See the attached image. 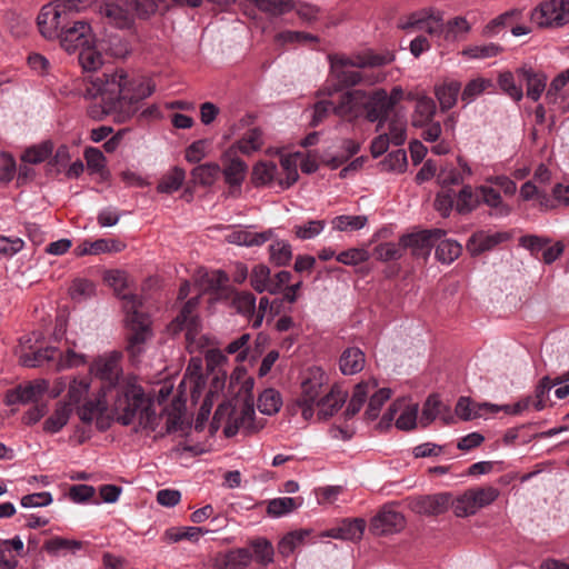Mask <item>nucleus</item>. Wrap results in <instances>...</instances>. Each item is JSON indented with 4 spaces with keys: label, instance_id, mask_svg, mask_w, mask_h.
Returning a JSON list of instances; mask_svg holds the SVG:
<instances>
[{
    "label": "nucleus",
    "instance_id": "1",
    "mask_svg": "<svg viewBox=\"0 0 569 569\" xmlns=\"http://www.w3.org/2000/svg\"><path fill=\"white\" fill-rule=\"evenodd\" d=\"M156 90L151 80L130 78L123 69L111 73L89 76L84 79L82 94L86 99H101V103L89 107L90 118L101 120L113 114L119 123L128 121L139 109V103Z\"/></svg>",
    "mask_w": 569,
    "mask_h": 569
},
{
    "label": "nucleus",
    "instance_id": "2",
    "mask_svg": "<svg viewBox=\"0 0 569 569\" xmlns=\"http://www.w3.org/2000/svg\"><path fill=\"white\" fill-rule=\"evenodd\" d=\"M116 420L122 426L131 425L139 418V425L144 429L154 430L157 413L152 402L146 398L140 385H126L120 389L119 397L111 405Z\"/></svg>",
    "mask_w": 569,
    "mask_h": 569
},
{
    "label": "nucleus",
    "instance_id": "3",
    "mask_svg": "<svg viewBox=\"0 0 569 569\" xmlns=\"http://www.w3.org/2000/svg\"><path fill=\"white\" fill-rule=\"evenodd\" d=\"M123 310L126 312V350L130 359L137 360L147 349V343L153 337L150 316L142 312V300L138 295L122 296Z\"/></svg>",
    "mask_w": 569,
    "mask_h": 569
},
{
    "label": "nucleus",
    "instance_id": "4",
    "mask_svg": "<svg viewBox=\"0 0 569 569\" xmlns=\"http://www.w3.org/2000/svg\"><path fill=\"white\" fill-rule=\"evenodd\" d=\"M330 77L335 79L342 89L351 88L365 81L361 71L353 68L378 67L387 63L385 57L371 54L369 57L357 56L349 58L342 54H330Z\"/></svg>",
    "mask_w": 569,
    "mask_h": 569
},
{
    "label": "nucleus",
    "instance_id": "5",
    "mask_svg": "<svg viewBox=\"0 0 569 569\" xmlns=\"http://www.w3.org/2000/svg\"><path fill=\"white\" fill-rule=\"evenodd\" d=\"M120 4L106 2L100 6V14L108 22L118 29H130L133 24V18L129 11H133L140 19H147L158 9L157 0H116Z\"/></svg>",
    "mask_w": 569,
    "mask_h": 569
},
{
    "label": "nucleus",
    "instance_id": "6",
    "mask_svg": "<svg viewBox=\"0 0 569 569\" xmlns=\"http://www.w3.org/2000/svg\"><path fill=\"white\" fill-rule=\"evenodd\" d=\"M90 371L101 382L99 390L109 393L113 400L119 397L120 389L126 385H138L134 379L123 377L120 356L116 352L97 358Z\"/></svg>",
    "mask_w": 569,
    "mask_h": 569
},
{
    "label": "nucleus",
    "instance_id": "7",
    "mask_svg": "<svg viewBox=\"0 0 569 569\" xmlns=\"http://www.w3.org/2000/svg\"><path fill=\"white\" fill-rule=\"evenodd\" d=\"M327 381L326 372L318 367L310 368L301 381V395L297 398L296 403L301 409L305 420H310L313 417V408L321 399L319 397Z\"/></svg>",
    "mask_w": 569,
    "mask_h": 569
},
{
    "label": "nucleus",
    "instance_id": "8",
    "mask_svg": "<svg viewBox=\"0 0 569 569\" xmlns=\"http://www.w3.org/2000/svg\"><path fill=\"white\" fill-rule=\"evenodd\" d=\"M437 112V106L432 98L421 96L417 99L415 110L411 114V124L415 128H421V138L428 142L437 141L442 132L439 121H433Z\"/></svg>",
    "mask_w": 569,
    "mask_h": 569
},
{
    "label": "nucleus",
    "instance_id": "9",
    "mask_svg": "<svg viewBox=\"0 0 569 569\" xmlns=\"http://www.w3.org/2000/svg\"><path fill=\"white\" fill-rule=\"evenodd\" d=\"M499 495L500 491L492 486L470 488L453 502L455 513L458 517L475 515L479 509L496 501Z\"/></svg>",
    "mask_w": 569,
    "mask_h": 569
},
{
    "label": "nucleus",
    "instance_id": "10",
    "mask_svg": "<svg viewBox=\"0 0 569 569\" xmlns=\"http://www.w3.org/2000/svg\"><path fill=\"white\" fill-rule=\"evenodd\" d=\"M109 393L98 390L93 398L86 399V401L77 407V415L79 419L90 425L96 421V427L99 431H104L110 427V419L107 416L109 408Z\"/></svg>",
    "mask_w": 569,
    "mask_h": 569
},
{
    "label": "nucleus",
    "instance_id": "11",
    "mask_svg": "<svg viewBox=\"0 0 569 569\" xmlns=\"http://www.w3.org/2000/svg\"><path fill=\"white\" fill-rule=\"evenodd\" d=\"M539 28H559L569 22V0H549L537 7L530 16Z\"/></svg>",
    "mask_w": 569,
    "mask_h": 569
},
{
    "label": "nucleus",
    "instance_id": "12",
    "mask_svg": "<svg viewBox=\"0 0 569 569\" xmlns=\"http://www.w3.org/2000/svg\"><path fill=\"white\" fill-rule=\"evenodd\" d=\"M69 23L70 16L56 2L44 4L37 17L39 31L48 40L57 39Z\"/></svg>",
    "mask_w": 569,
    "mask_h": 569
},
{
    "label": "nucleus",
    "instance_id": "13",
    "mask_svg": "<svg viewBox=\"0 0 569 569\" xmlns=\"http://www.w3.org/2000/svg\"><path fill=\"white\" fill-rule=\"evenodd\" d=\"M68 53L79 51L86 44L92 42L93 34L91 26L84 20H78L63 28L57 38Z\"/></svg>",
    "mask_w": 569,
    "mask_h": 569
},
{
    "label": "nucleus",
    "instance_id": "14",
    "mask_svg": "<svg viewBox=\"0 0 569 569\" xmlns=\"http://www.w3.org/2000/svg\"><path fill=\"white\" fill-rule=\"evenodd\" d=\"M403 30L413 28L423 30L431 37L443 40V19L440 11L432 9L415 12L409 16L408 20L400 24Z\"/></svg>",
    "mask_w": 569,
    "mask_h": 569
},
{
    "label": "nucleus",
    "instance_id": "15",
    "mask_svg": "<svg viewBox=\"0 0 569 569\" xmlns=\"http://www.w3.org/2000/svg\"><path fill=\"white\" fill-rule=\"evenodd\" d=\"M199 303V296L187 300L170 325L173 332L186 330V339L188 341L194 339L200 329V320L196 315Z\"/></svg>",
    "mask_w": 569,
    "mask_h": 569
},
{
    "label": "nucleus",
    "instance_id": "16",
    "mask_svg": "<svg viewBox=\"0 0 569 569\" xmlns=\"http://www.w3.org/2000/svg\"><path fill=\"white\" fill-rule=\"evenodd\" d=\"M362 109L369 122H378L377 131L383 127L389 113L393 110L387 101V91L385 89H376L370 94L366 93Z\"/></svg>",
    "mask_w": 569,
    "mask_h": 569
},
{
    "label": "nucleus",
    "instance_id": "17",
    "mask_svg": "<svg viewBox=\"0 0 569 569\" xmlns=\"http://www.w3.org/2000/svg\"><path fill=\"white\" fill-rule=\"evenodd\" d=\"M445 233L441 229H432L403 234L401 237V244L403 250L410 248L413 256L427 258L430 254L431 248Z\"/></svg>",
    "mask_w": 569,
    "mask_h": 569
},
{
    "label": "nucleus",
    "instance_id": "18",
    "mask_svg": "<svg viewBox=\"0 0 569 569\" xmlns=\"http://www.w3.org/2000/svg\"><path fill=\"white\" fill-rule=\"evenodd\" d=\"M406 519L403 515L391 508H383L371 520L370 531L375 536H387L403 529Z\"/></svg>",
    "mask_w": 569,
    "mask_h": 569
},
{
    "label": "nucleus",
    "instance_id": "19",
    "mask_svg": "<svg viewBox=\"0 0 569 569\" xmlns=\"http://www.w3.org/2000/svg\"><path fill=\"white\" fill-rule=\"evenodd\" d=\"M451 502V493L440 492L420 496L410 501L413 512L425 516H438L446 512Z\"/></svg>",
    "mask_w": 569,
    "mask_h": 569
},
{
    "label": "nucleus",
    "instance_id": "20",
    "mask_svg": "<svg viewBox=\"0 0 569 569\" xmlns=\"http://www.w3.org/2000/svg\"><path fill=\"white\" fill-rule=\"evenodd\" d=\"M254 417L256 412L253 406L246 402L242 406L240 413L233 418V421L226 423L223 428L224 436L227 438H231L238 433L240 428H242L247 435L257 432L262 428V426L256 425Z\"/></svg>",
    "mask_w": 569,
    "mask_h": 569
},
{
    "label": "nucleus",
    "instance_id": "21",
    "mask_svg": "<svg viewBox=\"0 0 569 569\" xmlns=\"http://www.w3.org/2000/svg\"><path fill=\"white\" fill-rule=\"evenodd\" d=\"M509 239L506 232L490 233L485 230L477 231L471 234L467 242V249L471 256H479L486 251L492 250L498 244Z\"/></svg>",
    "mask_w": 569,
    "mask_h": 569
},
{
    "label": "nucleus",
    "instance_id": "22",
    "mask_svg": "<svg viewBox=\"0 0 569 569\" xmlns=\"http://www.w3.org/2000/svg\"><path fill=\"white\" fill-rule=\"evenodd\" d=\"M517 79L521 87L526 86L527 97L538 101L546 88L547 77L542 72L522 67L517 69Z\"/></svg>",
    "mask_w": 569,
    "mask_h": 569
},
{
    "label": "nucleus",
    "instance_id": "23",
    "mask_svg": "<svg viewBox=\"0 0 569 569\" xmlns=\"http://www.w3.org/2000/svg\"><path fill=\"white\" fill-rule=\"evenodd\" d=\"M455 411L460 419L468 421L483 417L488 413H497L500 411V408L498 405L488 402L475 403L468 397H460L457 401Z\"/></svg>",
    "mask_w": 569,
    "mask_h": 569
},
{
    "label": "nucleus",
    "instance_id": "24",
    "mask_svg": "<svg viewBox=\"0 0 569 569\" xmlns=\"http://www.w3.org/2000/svg\"><path fill=\"white\" fill-rule=\"evenodd\" d=\"M347 398L348 392L345 391L341 387L335 385L330 391L317 402V407L319 408V419L327 420L328 418L332 417L342 408L347 401Z\"/></svg>",
    "mask_w": 569,
    "mask_h": 569
},
{
    "label": "nucleus",
    "instance_id": "25",
    "mask_svg": "<svg viewBox=\"0 0 569 569\" xmlns=\"http://www.w3.org/2000/svg\"><path fill=\"white\" fill-rule=\"evenodd\" d=\"M48 389V383L42 380L34 383H29L28 386L21 387L13 390H9L6 395V402L8 405H13L16 402H38V400L44 395Z\"/></svg>",
    "mask_w": 569,
    "mask_h": 569
},
{
    "label": "nucleus",
    "instance_id": "26",
    "mask_svg": "<svg viewBox=\"0 0 569 569\" xmlns=\"http://www.w3.org/2000/svg\"><path fill=\"white\" fill-rule=\"evenodd\" d=\"M366 91L350 90L340 96L339 102L333 106V113L338 117H357L362 109Z\"/></svg>",
    "mask_w": 569,
    "mask_h": 569
},
{
    "label": "nucleus",
    "instance_id": "27",
    "mask_svg": "<svg viewBox=\"0 0 569 569\" xmlns=\"http://www.w3.org/2000/svg\"><path fill=\"white\" fill-rule=\"evenodd\" d=\"M365 529L366 521L363 519H345L338 527L330 529L327 536L333 539L359 541Z\"/></svg>",
    "mask_w": 569,
    "mask_h": 569
},
{
    "label": "nucleus",
    "instance_id": "28",
    "mask_svg": "<svg viewBox=\"0 0 569 569\" xmlns=\"http://www.w3.org/2000/svg\"><path fill=\"white\" fill-rule=\"evenodd\" d=\"M222 161L224 163L222 174L226 183L231 188H240L248 170L247 163L238 156L226 157L224 153L222 154Z\"/></svg>",
    "mask_w": 569,
    "mask_h": 569
},
{
    "label": "nucleus",
    "instance_id": "29",
    "mask_svg": "<svg viewBox=\"0 0 569 569\" xmlns=\"http://www.w3.org/2000/svg\"><path fill=\"white\" fill-rule=\"evenodd\" d=\"M377 386L378 382L375 379L361 381L355 386L351 399L343 411L346 420L353 418L361 410L368 399L369 392L377 388Z\"/></svg>",
    "mask_w": 569,
    "mask_h": 569
},
{
    "label": "nucleus",
    "instance_id": "30",
    "mask_svg": "<svg viewBox=\"0 0 569 569\" xmlns=\"http://www.w3.org/2000/svg\"><path fill=\"white\" fill-rule=\"evenodd\" d=\"M262 146V133L259 129L249 130L240 140L231 144L226 151V157L238 156V153L251 154Z\"/></svg>",
    "mask_w": 569,
    "mask_h": 569
},
{
    "label": "nucleus",
    "instance_id": "31",
    "mask_svg": "<svg viewBox=\"0 0 569 569\" xmlns=\"http://www.w3.org/2000/svg\"><path fill=\"white\" fill-rule=\"evenodd\" d=\"M273 236L271 229L262 232H252L249 230H233L227 234L226 240L229 243L244 246V247H259L270 240Z\"/></svg>",
    "mask_w": 569,
    "mask_h": 569
},
{
    "label": "nucleus",
    "instance_id": "32",
    "mask_svg": "<svg viewBox=\"0 0 569 569\" xmlns=\"http://www.w3.org/2000/svg\"><path fill=\"white\" fill-rule=\"evenodd\" d=\"M366 356L363 351L357 347H349L342 351L339 359V368L342 375L352 376L360 372L365 368Z\"/></svg>",
    "mask_w": 569,
    "mask_h": 569
},
{
    "label": "nucleus",
    "instance_id": "33",
    "mask_svg": "<svg viewBox=\"0 0 569 569\" xmlns=\"http://www.w3.org/2000/svg\"><path fill=\"white\" fill-rule=\"evenodd\" d=\"M278 167L272 161H259L252 168L251 181L254 187L277 186Z\"/></svg>",
    "mask_w": 569,
    "mask_h": 569
},
{
    "label": "nucleus",
    "instance_id": "34",
    "mask_svg": "<svg viewBox=\"0 0 569 569\" xmlns=\"http://www.w3.org/2000/svg\"><path fill=\"white\" fill-rule=\"evenodd\" d=\"M460 91L461 83L457 80L443 82L435 87V96L439 101L442 112H446L456 106Z\"/></svg>",
    "mask_w": 569,
    "mask_h": 569
},
{
    "label": "nucleus",
    "instance_id": "35",
    "mask_svg": "<svg viewBox=\"0 0 569 569\" xmlns=\"http://www.w3.org/2000/svg\"><path fill=\"white\" fill-rule=\"evenodd\" d=\"M569 83V68L556 76L547 92L546 101L549 106L557 107L558 109H565V92L563 88Z\"/></svg>",
    "mask_w": 569,
    "mask_h": 569
},
{
    "label": "nucleus",
    "instance_id": "36",
    "mask_svg": "<svg viewBox=\"0 0 569 569\" xmlns=\"http://www.w3.org/2000/svg\"><path fill=\"white\" fill-rule=\"evenodd\" d=\"M72 407L67 402H58L54 412L46 419L43 430L49 433L59 432L68 422Z\"/></svg>",
    "mask_w": 569,
    "mask_h": 569
},
{
    "label": "nucleus",
    "instance_id": "37",
    "mask_svg": "<svg viewBox=\"0 0 569 569\" xmlns=\"http://www.w3.org/2000/svg\"><path fill=\"white\" fill-rule=\"evenodd\" d=\"M471 30L470 23L463 17H455L443 22V41L455 42L466 38Z\"/></svg>",
    "mask_w": 569,
    "mask_h": 569
},
{
    "label": "nucleus",
    "instance_id": "38",
    "mask_svg": "<svg viewBox=\"0 0 569 569\" xmlns=\"http://www.w3.org/2000/svg\"><path fill=\"white\" fill-rule=\"evenodd\" d=\"M435 246L437 260L445 264L453 262L462 252L461 244L453 239L440 238Z\"/></svg>",
    "mask_w": 569,
    "mask_h": 569
},
{
    "label": "nucleus",
    "instance_id": "39",
    "mask_svg": "<svg viewBox=\"0 0 569 569\" xmlns=\"http://www.w3.org/2000/svg\"><path fill=\"white\" fill-rule=\"evenodd\" d=\"M78 61L82 69L88 72L96 71L103 64L102 54L93 41L79 50Z\"/></svg>",
    "mask_w": 569,
    "mask_h": 569
},
{
    "label": "nucleus",
    "instance_id": "40",
    "mask_svg": "<svg viewBox=\"0 0 569 569\" xmlns=\"http://www.w3.org/2000/svg\"><path fill=\"white\" fill-rule=\"evenodd\" d=\"M221 172L220 166L214 162H207L194 167L191 170V178L194 183L203 187L212 186Z\"/></svg>",
    "mask_w": 569,
    "mask_h": 569
},
{
    "label": "nucleus",
    "instance_id": "41",
    "mask_svg": "<svg viewBox=\"0 0 569 569\" xmlns=\"http://www.w3.org/2000/svg\"><path fill=\"white\" fill-rule=\"evenodd\" d=\"M456 210L459 214H468L473 211L481 202L480 197L473 192L472 187L466 184L456 194Z\"/></svg>",
    "mask_w": 569,
    "mask_h": 569
},
{
    "label": "nucleus",
    "instance_id": "42",
    "mask_svg": "<svg viewBox=\"0 0 569 569\" xmlns=\"http://www.w3.org/2000/svg\"><path fill=\"white\" fill-rule=\"evenodd\" d=\"M58 352L59 351L57 348L47 347L44 349H39L30 353H23L20 356L19 360L23 367L37 368L43 366L49 361L54 360Z\"/></svg>",
    "mask_w": 569,
    "mask_h": 569
},
{
    "label": "nucleus",
    "instance_id": "43",
    "mask_svg": "<svg viewBox=\"0 0 569 569\" xmlns=\"http://www.w3.org/2000/svg\"><path fill=\"white\" fill-rule=\"evenodd\" d=\"M186 179V171L180 167H173L167 174H164L157 186L160 193H173L178 191Z\"/></svg>",
    "mask_w": 569,
    "mask_h": 569
},
{
    "label": "nucleus",
    "instance_id": "44",
    "mask_svg": "<svg viewBox=\"0 0 569 569\" xmlns=\"http://www.w3.org/2000/svg\"><path fill=\"white\" fill-rule=\"evenodd\" d=\"M257 406L263 415L272 416L277 413L282 406L280 392L272 388L263 390L258 398Z\"/></svg>",
    "mask_w": 569,
    "mask_h": 569
},
{
    "label": "nucleus",
    "instance_id": "45",
    "mask_svg": "<svg viewBox=\"0 0 569 569\" xmlns=\"http://www.w3.org/2000/svg\"><path fill=\"white\" fill-rule=\"evenodd\" d=\"M302 503L301 498L281 497L271 499L268 502L267 513L273 518L282 517Z\"/></svg>",
    "mask_w": 569,
    "mask_h": 569
},
{
    "label": "nucleus",
    "instance_id": "46",
    "mask_svg": "<svg viewBox=\"0 0 569 569\" xmlns=\"http://www.w3.org/2000/svg\"><path fill=\"white\" fill-rule=\"evenodd\" d=\"M559 385H562V380L560 379L551 380L549 376H545L543 378H541L535 388V395L531 396L532 407L537 411L543 410L547 406L546 399L548 398L550 390L555 386Z\"/></svg>",
    "mask_w": 569,
    "mask_h": 569
},
{
    "label": "nucleus",
    "instance_id": "47",
    "mask_svg": "<svg viewBox=\"0 0 569 569\" xmlns=\"http://www.w3.org/2000/svg\"><path fill=\"white\" fill-rule=\"evenodd\" d=\"M481 193V201L495 210L496 216L505 217L508 216L510 209L502 202V198L496 189L492 187L481 186L478 188Z\"/></svg>",
    "mask_w": 569,
    "mask_h": 569
},
{
    "label": "nucleus",
    "instance_id": "48",
    "mask_svg": "<svg viewBox=\"0 0 569 569\" xmlns=\"http://www.w3.org/2000/svg\"><path fill=\"white\" fill-rule=\"evenodd\" d=\"M270 261L278 267L288 266L292 259L291 244L286 240H277L269 246Z\"/></svg>",
    "mask_w": 569,
    "mask_h": 569
},
{
    "label": "nucleus",
    "instance_id": "49",
    "mask_svg": "<svg viewBox=\"0 0 569 569\" xmlns=\"http://www.w3.org/2000/svg\"><path fill=\"white\" fill-rule=\"evenodd\" d=\"M442 409L449 412V409L442 405L438 395H430L422 407V412L420 417L421 426H429L441 413Z\"/></svg>",
    "mask_w": 569,
    "mask_h": 569
},
{
    "label": "nucleus",
    "instance_id": "50",
    "mask_svg": "<svg viewBox=\"0 0 569 569\" xmlns=\"http://www.w3.org/2000/svg\"><path fill=\"white\" fill-rule=\"evenodd\" d=\"M102 50L113 58H126L129 52V43L119 34H110L100 43Z\"/></svg>",
    "mask_w": 569,
    "mask_h": 569
},
{
    "label": "nucleus",
    "instance_id": "51",
    "mask_svg": "<svg viewBox=\"0 0 569 569\" xmlns=\"http://www.w3.org/2000/svg\"><path fill=\"white\" fill-rule=\"evenodd\" d=\"M90 390V379L87 377L73 378L69 382L67 398L70 407L72 405H79L80 401L84 400Z\"/></svg>",
    "mask_w": 569,
    "mask_h": 569
},
{
    "label": "nucleus",
    "instance_id": "52",
    "mask_svg": "<svg viewBox=\"0 0 569 569\" xmlns=\"http://www.w3.org/2000/svg\"><path fill=\"white\" fill-rule=\"evenodd\" d=\"M252 548V558L260 565H269L273 561L274 549L272 543L266 538H257L250 542Z\"/></svg>",
    "mask_w": 569,
    "mask_h": 569
},
{
    "label": "nucleus",
    "instance_id": "53",
    "mask_svg": "<svg viewBox=\"0 0 569 569\" xmlns=\"http://www.w3.org/2000/svg\"><path fill=\"white\" fill-rule=\"evenodd\" d=\"M498 83L500 89L515 101H519L522 99L523 91L520 83L518 82L517 72L512 73L510 71H506L500 73L498 78Z\"/></svg>",
    "mask_w": 569,
    "mask_h": 569
},
{
    "label": "nucleus",
    "instance_id": "54",
    "mask_svg": "<svg viewBox=\"0 0 569 569\" xmlns=\"http://www.w3.org/2000/svg\"><path fill=\"white\" fill-rule=\"evenodd\" d=\"M53 146L50 141H44L38 146L28 148L21 156V161L38 164L46 161L52 153Z\"/></svg>",
    "mask_w": 569,
    "mask_h": 569
},
{
    "label": "nucleus",
    "instance_id": "55",
    "mask_svg": "<svg viewBox=\"0 0 569 569\" xmlns=\"http://www.w3.org/2000/svg\"><path fill=\"white\" fill-rule=\"evenodd\" d=\"M391 397V389L381 388L376 391L369 399L368 407L365 411L367 420H376L379 417L380 410L385 402Z\"/></svg>",
    "mask_w": 569,
    "mask_h": 569
},
{
    "label": "nucleus",
    "instance_id": "56",
    "mask_svg": "<svg viewBox=\"0 0 569 569\" xmlns=\"http://www.w3.org/2000/svg\"><path fill=\"white\" fill-rule=\"evenodd\" d=\"M381 169L387 172L402 173L408 166L407 153L402 149L390 152L381 162Z\"/></svg>",
    "mask_w": 569,
    "mask_h": 569
},
{
    "label": "nucleus",
    "instance_id": "57",
    "mask_svg": "<svg viewBox=\"0 0 569 569\" xmlns=\"http://www.w3.org/2000/svg\"><path fill=\"white\" fill-rule=\"evenodd\" d=\"M368 222L366 216L341 214L332 219L333 229L338 231H357L362 229Z\"/></svg>",
    "mask_w": 569,
    "mask_h": 569
},
{
    "label": "nucleus",
    "instance_id": "58",
    "mask_svg": "<svg viewBox=\"0 0 569 569\" xmlns=\"http://www.w3.org/2000/svg\"><path fill=\"white\" fill-rule=\"evenodd\" d=\"M309 535L306 530L288 532L278 543V551L283 557H289L305 538Z\"/></svg>",
    "mask_w": 569,
    "mask_h": 569
},
{
    "label": "nucleus",
    "instance_id": "59",
    "mask_svg": "<svg viewBox=\"0 0 569 569\" xmlns=\"http://www.w3.org/2000/svg\"><path fill=\"white\" fill-rule=\"evenodd\" d=\"M403 246L401 244V240L399 243L395 242H383L375 247L373 254L377 260L388 262L395 261L402 257Z\"/></svg>",
    "mask_w": 569,
    "mask_h": 569
},
{
    "label": "nucleus",
    "instance_id": "60",
    "mask_svg": "<svg viewBox=\"0 0 569 569\" xmlns=\"http://www.w3.org/2000/svg\"><path fill=\"white\" fill-rule=\"evenodd\" d=\"M271 270L266 264H257L250 273V284L258 293L266 292L270 282Z\"/></svg>",
    "mask_w": 569,
    "mask_h": 569
},
{
    "label": "nucleus",
    "instance_id": "61",
    "mask_svg": "<svg viewBox=\"0 0 569 569\" xmlns=\"http://www.w3.org/2000/svg\"><path fill=\"white\" fill-rule=\"evenodd\" d=\"M492 83L489 79L476 78L469 81L461 92V100L469 104L478 96H480L487 88L491 87Z\"/></svg>",
    "mask_w": 569,
    "mask_h": 569
},
{
    "label": "nucleus",
    "instance_id": "62",
    "mask_svg": "<svg viewBox=\"0 0 569 569\" xmlns=\"http://www.w3.org/2000/svg\"><path fill=\"white\" fill-rule=\"evenodd\" d=\"M256 296L250 291L237 292L233 298V306L237 311L246 317H252L256 313Z\"/></svg>",
    "mask_w": 569,
    "mask_h": 569
},
{
    "label": "nucleus",
    "instance_id": "63",
    "mask_svg": "<svg viewBox=\"0 0 569 569\" xmlns=\"http://www.w3.org/2000/svg\"><path fill=\"white\" fill-rule=\"evenodd\" d=\"M82 548V542L79 540L67 539L62 537H54L46 541L44 549L49 553H58L59 551L76 552Z\"/></svg>",
    "mask_w": 569,
    "mask_h": 569
},
{
    "label": "nucleus",
    "instance_id": "64",
    "mask_svg": "<svg viewBox=\"0 0 569 569\" xmlns=\"http://www.w3.org/2000/svg\"><path fill=\"white\" fill-rule=\"evenodd\" d=\"M70 296L74 301H83L92 297L96 292V286L87 279H76L69 289Z\"/></svg>",
    "mask_w": 569,
    "mask_h": 569
}]
</instances>
